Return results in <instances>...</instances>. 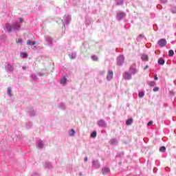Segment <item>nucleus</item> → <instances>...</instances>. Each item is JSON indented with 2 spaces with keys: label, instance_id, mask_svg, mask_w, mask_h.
Here are the masks:
<instances>
[{
  "label": "nucleus",
  "instance_id": "obj_45",
  "mask_svg": "<svg viewBox=\"0 0 176 176\" xmlns=\"http://www.w3.org/2000/svg\"><path fill=\"white\" fill-rule=\"evenodd\" d=\"M22 69L23 71H25V69H27V67L26 66H22Z\"/></svg>",
  "mask_w": 176,
  "mask_h": 176
},
{
  "label": "nucleus",
  "instance_id": "obj_19",
  "mask_svg": "<svg viewBox=\"0 0 176 176\" xmlns=\"http://www.w3.org/2000/svg\"><path fill=\"white\" fill-rule=\"evenodd\" d=\"M20 57L22 58H27V57H28V54L25 52H22L20 53Z\"/></svg>",
  "mask_w": 176,
  "mask_h": 176
},
{
  "label": "nucleus",
  "instance_id": "obj_25",
  "mask_svg": "<svg viewBox=\"0 0 176 176\" xmlns=\"http://www.w3.org/2000/svg\"><path fill=\"white\" fill-rule=\"evenodd\" d=\"M126 126H131V124H133L132 118H129L128 120H126Z\"/></svg>",
  "mask_w": 176,
  "mask_h": 176
},
{
  "label": "nucleus",
  "instance_id": "obj_12",
  "mask_svg": "<svg viewBox=\"0 0 176 176\" xmlns=\"http://www.w3.org/2000/svg\"><path fill=\"white\" fill-rule=\"evenodd\" d=\"M97 124L99 127H107V122H105L104 120H100L98 121Z\"/></svg>",
  "mask_w": 176,
  "mask_h": 176
},
{
  "label": "nucleus",
  "instance_id": "obj_54",
  "mask_svg": "<svg viewBox=\"0 0 176 176\" xmlns=\"http://www.w3.org/2000/svg\"><path fill=\"white\" fill-rule=\"evenodd\" d=\"M0 45H1V43H0Z\"/></svg>",
  "mask_w": 176,
  "mask_h": 176
},
{
  "label": "nucleus",
  "instance_id": "obj_4",
  "mask_svg": "<svg viewBox=\"0 0 176 176\" xmlns=\"http://www.w3.org/2000/svg\"><path fill=\"white\" fill-rule=\"evenodd\" d=\"M126 17V14L122 11H118L117 12V15H116V19L118 21H120V20H123Z\"/></svg>",
  "mask_w": 176,
  "mask_h": 176
},
{
  "label": "nucleus",
  "instance_id": "obj_24",
  "mask_svg": "<svg viewBox=\"0 0 176 176\" xmlns=\"http://www.w3.org/2000/svg\"><path fill=\"white\" fill-rule=\"evenodd\" d=\"M147 85H148V86H150L151 87H154V86H155V85H156V82H155V81H147Z\"/></svg>",
  "mask_w": 176,
  "mask_h": 176
},
{
  "label": "nucleus",
  "instance_id": "obj_39",
  "mask_svg": "<svg viewBox=\"0 0 176 176\" xmlns=\"http://www.w3.org/2000/svg\"><path fill=\"white\" fill-rule=\"evenodd\" d=\"M144 96H145V93H144V92H139V97H140V98H143Z\"/></svg>",
  "mask_w": 176,
  "mask_h": 176
},
{
  "label": "nucleus",
  "instance_id": "obj_3",
  "mask_svg": "<svg viewBox=\"0 0 176 176\" xmlns=\"http://www.w3.org/2000/svg\"><path fill=\"white\" fill-rule=\"evenodd\" d=\"M129 73L132 75H135V74L138 73V69H137V67L135 66V63H133L129 68Z\"/></svg>",
  "mask_w": 176,
  "mask_h": 176
},
{
  "label": "nucleus",
  "instance_id": "obj_17",
  "mask_svg": "<svg viewBox=\"0 0 176 176\" xmlns=\"http://www.w3.org/2000/svg\"><path fill=\"white\" fill-rule=\"evenodd\" d=\"M60 83L63 86H65V85H67V78H65V77L61 78L60 80Z\"/></svg>",
  "mask_w": 176,
  "mask_h": 176
},
{
  "label": "nucleus",
  "instance_id": "obj_41",
  "mask_svg": "<svg viewBox=\"0 0 176 176\" xmlns=\"http://www.w3.org/2000/svg\"><path fill=\"white\" fill-rule=\"evenodd\" d=\"M153 91L154 92L159 91V87H154V89H153Z\"/></svg>",
  "mask_w": 176,
  "mask_h": 176
},
{
  "label": "nucleus",
  "instance_id": "obj_37",
  "mask_svg": "<svg viewBox=\"0 0 176 176\" xmlns=\"http://www.w3.org/2000/svg\"><path fill=\"white\" fill-rule=\"evenodd\" d=\"M45 167H47V168H52V163L45 162Z\"/></svg>",
  "mask_w": 176,
  "mask_h": 176
},
{
  "label": "nucleus",
  "instance_id": "obj_32",
  "mask_svg": "<svg viewBox=\"0 0 176 176\" xmlns=\"http://www.w3.org/2000/svg\"><path fill=\"white\" fill-rule=\"evenodd\" d=\"M16 42L19 45H23V43H24V41H23L22 38H18V40H16Z\"/></svg>",
  "mask_w": 176,
  "mask_h": 176
},
{
  "label": "nucleus",
  "instance_id": "obj_28",
  "mask_svg": "<svg viewBox=\"0 0 176 176\" xmlns=\"http://www.w3.org/2000/svg\"><path fill=\"white\" fill-rule=\"evenodd\" d=\"M158 64L160 65H164V59H163L162 58H160L158 60Z\"/></svg>",
  "mask_w": 176,
  "mask_h": 176
},
{
  "label": "nucleus",
  "instance_id": "obj_34",
  "mask_svg": "<svg viewBox=\"0 0 176 176\" xmlns=\"http://www.w3.org/2000/svg\"><path fill=\"white\" fill-rule=\"evenodd\" d=\"M160 152H162V153L166 152V146H161L160 148Z\"/></svg>",
  "mask_w": 176,
  "mask_h": 176
},
{
  "label": "nucleus",
  "instance_id": "obj_40",
  "mask_svg": "<svg viewBox=\"0 0 176 176\" xmlns=\"http://www.w3.org/2000/svg\"><path fill=\"white\" fill-rule=\"evenodd\" d=\"M19 20L18 21L19 24H21V23H24V19H23V18H19Z\"/></svg>",
  "mask_w": 176,
  "mask_h": 176
},
{
  "label": "nucleus",
  "instance_id": "obj_48",
  "mask_svg": "<svg viewBox=\"0 0 176 176\" xmlns=\"http://www.w3.org/2000/svg\"><path fill=\"white\" fill-rule=\"evenodd\" d=\"M148 68H149V66H148V65H146V67H144V70H145V69H148Z\"/></svg>",
  "mask_w": 176,
  "mask_h": 176
},
{
  "label": "nucleus",
  "instance_id": "obj_38",
  "mask_svg": "<svg viewBox=\"0 0 176 176\" xmlns=\"http://www.w3.org/2000/svg\"><path fill=\"white\" fill-rule=\"evenodd\" d=\"M171 12L173 13L174 14H176V6H173L171 8Z\"/></svg>",
  "mask_w": 176,
  "mask_h": 176
},
{
  "label": "nucleus",
  "instance_id": "obj_50",
  "mask_svg": "<svg viewBox=\"0 0 176 176\" xmlns=\"http://www.w3.org/2000/svg\"><path fill=\"white\" fill-rule=\"evenodd\" d=\"M84 160H85V162H87V160H88L87 157H85Z\"/></svg>",
  "mask_w": 176,
  "mask_h": 176
},
{
  "label": "nucleus",
  "instance_id": "obj_11",
  "mask_svg": "<svg viewBox=\"0 0 176 176\" xmlns=\"http://www.w3.org/2000/svg\"><path fill=\"white\" fill-rule=\"evenodd\" d=\"M111 173V169L109 167H104L102 168V174L103 175H108Z\"/></svg>",
  "mask_w": 176,
  "mask_h": 176
},
{
  "label": "nucleus",
  "instance_id": "obj_23",
  "mask_svg": "<svg viewBox=\"0 0 176 176\" xmlns=\"http://www.w3.org/2000/svg\"><path fill=\"white\" fill-rule=\"evenodd\" d=\"M110 145H118V140L116 139H111L109 141Z\"/></svg>",
  "mask_w": 176,
  "mask_h": 176
},
{
  "label": "nucleus",
  "instance_id": "obj_31",
  "mask_svg": "<svg viewBox=\"0 0 176 176\" xmlns=\"http://www.w3.org/2000/svg\"><path fill=\"white\" fill-rule=\"evenodd\" d=\"M32 127V122H29L26 123V129L29 130V129H31Z\"/></svg>",
  "mask_w": 176,
  "mask_h": 176
},
{
  "label": "nucleus",
  "instance_id": "obj_18",
  "mask_svg": "<svg viewBox=\"0 0 176 176\" xmlns=\"http://www.w3.org/2000/svg\"><path fill=\"white\" fill-rule=\"evenodd\" d=\"M115 2L118 6H122L124 3V0H115Z\"/></svg>",
  "mask_w": 176,
  "mask_h": 176
},
{
  "label": "nucleus",
  "instance_id": "obj_6",
  "mask_svg": "<svg viewBox=\"0 0 176 176\" xmlns=\"http://www.w3.org/2000/svg\"><path fill=\"white\" fill-rule=\"evenodd\" d=\"M69 21H71V16L69 15H65L63 19L62 20V23H63V26L65 27V24H69Z\"/></svg>",
  "mask_w": 176,
  "mask_h": 176
},
{
  "label": "nucleus",
  "instance_id": "obj_42",
  "mask_svg": "<svg viewBox=\"0 0 176 176\" xmlns=\"http://www.w3.org/2000/svg\"><path fill=\"white\" fill-rule=\"evenodd\" d=\"M31 176H41L39 173H34Z\"/></svg>",
  "mask_w": 176,
  "mask_h": 176
},
{
  "label": "nucleus",
  "instance_id": "obj_15",
  "mask_svg": "<svg viewBox=\"0 0 176 176\" xmlns=\"http://www.w3.org/2000/svg\"><path fill=\"white\" fill-rule=\"evenodd\" d=\"M92 166L96 168H100V162H98V160H93Z\"/></svg>",
  "mask_w": 176,
  "mask_h": 176
},
{
  "label": "nucleus",
  "instance_id": "obj_33",
  "mask_svg": "<svg viewBox=\"0 0 176 176\" xmlns=\"http://www.w3.org/2000/svg\"><path fill=\"white\" fill-rule=\"evenodd\" d=\"M91 138H96L97 137V131H94L91 133Z\"/></svg>",
  "mask_w": 176,
  "mask_h": 176
},
{
  "label": "nucleus",
  "instance_id": "obj_5",
  "mask_svg": "<svg viewBox=\"0 0 176 176\" xmlns=\"http://www.w3.org/2000/svg\"><path fill=\"white\" fill-rule=\"evenodd\" d=\"M124 64V56L120 55L117 58V65H120V67H122Z\"/></svg>",
  "mask_w": 176,
  "mask_h": 176
},
{
  "label": "nucleus",
  "instance_id": "obj_46",
  "mask_svg": "<svg viewBox=\"0 0 176 176\" xmlns=\"http://www.w3.org/2000/svg\"><path fill=\"white\" fill-rule=\"evenodd\" d=\"M163 3H167V0H160Z\"/></svg>",
  "mask_w": 176,
  "mask_h": 176
},
{
  "label": "nucleus",
  "instance_id": "obj_7",
  "mask_svg": "<svg viewBox=\"0 0 176 176\" xmlns=\"http://www.w3.org/2000/svg\"><path fill=\"white\" fill-rule=\"evenodd\" d=\"M45 46H52L53 45V38L50 36H45Z\"/></svg>",
  "mask_w": 176,
  "mask_h": 176
},
{
  "label": "nucleus",
  "instance_id": "obj_8",
  "mask_svg": "<svg viewBox=\"0 0 176 176\" xmlns=\"http://www.w3.org/2000/svg\"><path fill=\"white\" fill-rule=\"evenodd\" d=\"M27 112L30 118H32V117L35 116V115H36L35 110H34V108H32L31 107L28 108Z\"/></svg>",
  "mask_w": 176,
  "mask_h": 176
},
{
  "label": "nucleus",
  "instance_id": "obj_16",
  "mask_svg": "<svg viewBox=\"0 0 176 176\" xmlns=\"http://www.w3.org/2000/svg\"><path fill=\"white\" fill-rule=\"evenodd\" d=\"M68 134H69V137H74L75 135L76 134V131H75V129H72L69 130Z\"/></svg>",
  "mask_w": 176,
  "mask_h": 176
},
{
  "label": "nucleus",
  "instance_id": "obj_47",
  "mask_svg": "<svg viewBox=\"0 0 176 176\" xmlns=\"http://www.w3.org/2000/svg\"><path fill=\"white\" fill-rule=\"evenodd\" d=\"M38 76H43V74H42V73H38Z\"/></svg>",
  "mask_w": 176,
  "mask_h": 176
},
{
  "label": "nucleus",
  "instance_id": "obj_10",
  "mask_svg": "<svg viewBox=\"0 0 176 176\" xmlns=\"http://www.w3.org/2000/svg\"><path fill=\"white\" fill-rule=\"evenodd\" d=\"M113 79V72L112 70H109L107 76V80L109 82Z\"/></svg>",
  "mask_w": 176,
  "mask_h": 176
},
{
  "label": "nucleus",
  "instance_id": "obj_36",
  "mask_svg": "<svg viewBox=\"0 0 176 176\" xmlns=\"http://www.w3.org/2000/svg\"><path fill=\"white\" fill-rule=\"evenodd\" d=\"M91 60H93V61H98V58L97 57V56L94 55L91 56Z\"/></svg>",
  "mask_w": 176,
  "mask_h": 176
},
{
  "label": "nucleus",
  "instance_id": "obj_21",
  "mask_svg": "<svg viewBox=\"0 0 176 176\" xmlns=\"http://www.w3.org/2000/svg\"><path fill=\"white\" fill-rule=\"evenodd\" d=\"M58 108H59V109H62V111H64V109H65V104L63 102H60L58 104Z\"/></svg>",
  "mask_w": 176,
  "mask_h": 176
},
{
  "label": "nucleus",
  "instance_id": "obj_20",
  "mask_svg": "<svg viewBox=\"0 0 176 176\" xmlns=\"http://www.w3.org/2000/svg\"><path fill=\"white\" fill-rule=\"evenodd\" d=\"M36 44V42L34 41H31V40H28L27 41V45H30V46H34V45Z\"/></svg>",
  "mask_w": 176,
  "mask_h": 176
},
{
  "label": "nucleus",
  "instance_id": "obj_26",
  "mask_svg": "<svg viewBox=\"0 0 176 176\" xmlns=\"http://www.w3.org/2000/svg\"><path fill=\"white\" fill-rule=\"evenodd\" d=\"M141 59L142 60V61H148V55L142 54L141 56Z\"/></svg>",
  "mask_w": 176,
  "mask_h": 176
},
{
  "label": "nucleus",
  "instance_id": "obj_22",
  "mask_svg": "<svg viewBox=\"0 0 176 176\" xmlns=\"http://www.w3.org/2000/svg\"><path fill=\"white\" fill-rule=\"evenodd\" d=\"M30 77H31V80H33L34 82L38 80V76L36 74H32L30 75Z\"/></svg>",
  "mask_w": 176,
  "mask_h": 176
},
{
  "label": "nucleus",
  "instance_id": "obj_9",
  "mask_svg": "<svg viewBox=\"0 0 176 176\" xmlns=\"http://www.w3.org/2000/svg\"><path fill=\"white\" fill-rule=\"evenodd\" d=\"M123 78L126 80H131L132 74L129 72H125L123 74Z\"/></svg>",
  "mask_w": 176,
  "mask_h": 176
},
{
  "label": "nucleus",
  "instance_id": "obj_2",
  "mask_svg": "<svg viewBox=\"0 0 176 176\" xmlns=\"http://www.w3.org/2000/svg\"><path fill=\"white\" fill-rule=\"evenodd\" d=\"M5 69L6 72H9L10 74H12L14 71V66L10 64V63H6Z\"/></svg>",
  "mask_w": 176,
  "mask_h": 176
},
{
  "label": "nucleus",
  "instance_id": "obj_43",
  "mask_svg": "<svg viewBox=\"0 0 176 176\" xmlns=\"http://www.w3.org/2000/svg\"><path fill=\"white\" fill-rule=\"evenodd\" d=\"M139 38H140L141 39L145 38V36L144 34H140L139 35Z\"/></svg>",
  "mask_w": 176,
  "mask_h": 176
},
{
  "label": "nucleus",
  "instance_id": "obj_44",
  "mask_svg": "<svg viewBox=\"0 0 176 176\" xmlns=\"http://www.w3.org/2000/svg\"><path fill=\"white\" fill-rule=\"evenodd\" d=\"M153 122L152 121H149L147 124V126H151V124H153Z\"/></svg>",
  "mask_w": 176,
  "mask_h": 176
},
{
  "label": "nucleus",
  "instance_id": "obj_14",
  "mask_svg": "<svg viewBox=\"0 0 176 176\" xmlns=\"http://www.w3.org/2000/svg\"><path fill=\"white\" fill-rule=\"evenodd\" d=\"M166 43H167V41L164 38H162L160 41H158V45L160 46H162V47L166 46Z\"/></svg>",
  "mask_w": 176,
  "mask_h": 176
},
{
  "label": "nucleus",
  "instance_id": "obj_1",
  "mask_svg": "<svg viewBox=\"0 0 176 176\" xmlns=\"http://www.w3.org/2000/svg\"><path fill=\"white\" fill-rule=\"evenodd\" d=\"M5 29L9 34H10V32H19V31L21 30V25L19 24V21H16L12 24L6 23L5 25Z\"/></svg>",
  "mask_w": 176,
  "mask_h": 176
},
{
  "label": "nucleus",
  "instance_id": "obj_30",
  "mask_svg": "<svg viewBox=\"0 0 176 176\" xmlns=\"http://www.w3.org/2000/svg\"><path fill=\"white\" fill-rule=\"evenodd\" d=\"M6 39V36H5V34L0 35L1 42H5Z\"/></svg>",
  "mask_w": 176,
  "mask_h": 176
},
{
  "label": "nucleus",
  "instance_id": "obj_49",
  "mask_svg": "<svg viewBox=\"0 0 176 176\" xmlns=\"http://www.w3.org/2000/svg\"><path fill=\"white\" fill-rule=\"evenodd\" d=\"M154 79H155V80H157L159 78H157V76H155Z\"/></svg>",
  "mask_w": 176,
  "mask_h": 176
},
{
  "label": "nucleus",
  "instance_id": "obj_29",
  "mask_svg": "<svg viewBox=\"0 0 176 176\" xmlns=\"http://www.w3.org/2000/svg\"><path fill=\"white\" fill-rule=\"evenodd\" d=\"M69 56L72 59L76 58V52H72V54H69Z\"/></svg>",
  "mask_w": 176,
  "mask_h": 176
},
{
  "label": "nucleus",
  "instance_id": "obj_27",
  "mask_svg": "<svg viewBox=\"0 0 176 176\" xmlns=\"http://www.w3.org/2000/svg\"><path fill=\"white\" fill-rule=\"evenodd\" d=\"M7 94H8V96H9V97H12V88H10V87H8V89H7Z\"/></svg>",
  "mask_w": 176,
  "mask_h": 176
},
{
  "label": "nucleus",
  "instance_id": "obj_13",
  "mask_svg": "<svg viewBox=\"0 0 176 176\" xmlns=\"http://www.w3.org/2000/svg\"><path fill=\"white\" fill-rule=\"evenodd\" d=\"M43 146H45L43 142L41 140H38L36 143L37 149H42Z\"/></svg>",
  "mask_w": 176,
  "mask_h": 176
},
{
  "label": "nucleus",
  "instance_id": "obj_52",
  "mask_svg": "<svg viewBox=\"0 0 176 176\" xmlns=\"http://www.w3.org/2000/svg\"><path fill=\"white\" fill-rule=\"evenodd\" d=\"M80 175H82V173H80Z\"/></svg>",
  "mask_w": 176,
  "mask_h": 176
},
{
  "label": "nucleus",
  "instance_id": "obj_53",
  "mask_svg": "<svg viewBox=\"0 0 176 176\" xmlns=\"http://www.w3.org/2000/svg\"><path fill=\"white\" fill-rule=\"evenodd\" d=\"M86 23H87V20L86 21Z\"/></svg>",
  "mask_w": 176,
  "mask_h": 176
},
{
  "label": "nucleus",
  "instance_id": "obj_35",
  "mask_svg": "<svg viewBox=\"0 0 176 176\" xmlns=\"http://www.w3.org/2000/svg\"><path fill=\"white\" fill-rule=\"evenodd\" d=\"M168 56H170V57H173L174 56V51L173 50L168 51Z\"/></svg>",
  "mask_w": 176,
  "mask_h": 176
},
{
  "label": "nucleus",
  "instance_id": "obj_51",
  "mask_svg": "<svg viewBox=\"0 0 176 176\" xmlns=\"http://www.w3.org/2000/svg\"><path fill=\"white\" fill-rule=\"evenodd\" d=\"M153 27H154V30H155V28L156 27H157V24H155V25H153Z\"/></svg>",
  "mask_w": 176,
  "mask_h": 176
}]
</instances>
